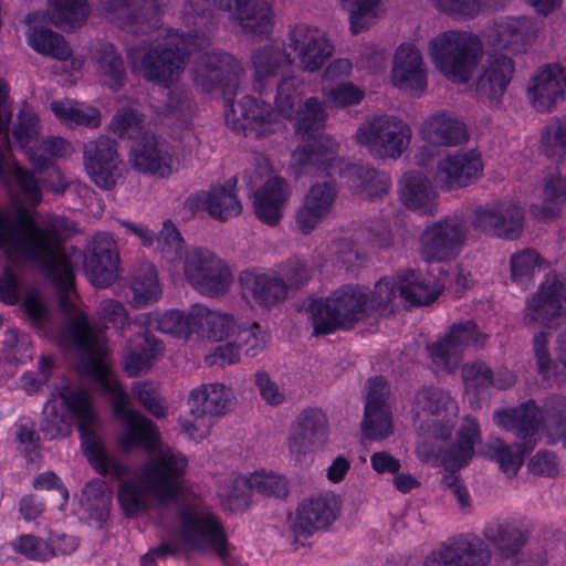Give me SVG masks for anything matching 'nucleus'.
<instances>
[{
  "mask_svg": "<svg viewBox=\"0 0 566 566\" xmlns=\"http://www.w3.org/2000/svg\"><path fill=\"white\" fill-rule=\"evenodd\" d=\"M242 69L231 54L212 50L206 52L193 69V83L202 92L220 88L226 101V124L232 130L247 137L262 138L274 134L282 127L281 116L273 107L258 98L245 95L237 109L233 98L237 95Z\"/></svg>",
  "mask_w": 566,
  "mask_h": 566,
  "instance_id": "f257e3e1",
  "label": "nucleus"
},
{
  "mask_svg": "<svg viewBox=\"0 0 566 566\" xmlns=\"http://www.w3.org/2000/svg\"><path fill=\"white\" fill-rule=\"evenodd\" d=\"M0 249L15 251L36 263L55 289L60 308L73 310L69 294L75 285V265L55 229L40 227L25 210L13 217L0 209Z\"/></svg>",
  "mask_w": 566,
  "mask_h": 566,
  "instance_id": "f03ea898",
  "label": "nucleus"
},
{
  "mask_svg": "<svg viewBox=\"0 0 566 566\" xmlns=\"http://www.w3.org/2000/svg\"><path fill=\"white\" fill-rule=\"evenodd\" d=\"M326 107L325 99L321 102L317 97H310L296 112V130L307 136L306 143L291 156V167L296 177L333 175L339 145L332 136L319 132L326 124Z\"/></svg>",
  "mask_w": 566,
  "mask_h": 566,
  "instance_id": "7ed1b4c3",
  "label": "nucleus"
},
{
  "mask_svg": "<svg viewBox=\"0 0 566 566\" xmlns=\"http://www.w3.org/2000/svg\"><path fill=\"white\" fill-rule=\"evenodd\" d=\"M307 311L312 318L313 336L350 329L368 315L366 291L359 285H344L325 300H314Z\"/></svg>",
  "mask_w": 566,
  "mask_h": 566,
  "instance_id": "20e7f679",
  "label": "nucleus"
},
{
  "mask_svg": "<svg viewBox=\"0 0 566 566\" xmlns=\"http://www.w3.org/2000/svg\"><path fill=\"white\" fill-rule=\"evenodd\" d=\"M480 39L468 32L449 31L433 38L429 54L436 67L455 83H468L482 57Z\"/></svg>",
  "mask_w": 566,
  "mask_h": 566,
  "instance_id": "39448f33",
  "label": "nucleus"
},
{
  "mask_svg": "<svg viewBox=\"0 0 566 566\" xmlns=\"http://www.w3.org/2000/svg\"><path fill=\"white\" fill-rule=\"evenodd\" d=\"M67 337L80 350L76 370L80 376L92 380L105 394L122 396L123 388L114 378L108 365L99 356V339L85 316H77L67 325Z\"/></svg>",
  "mask_w": 566,
  "mask_h": 566,
  "instance_id": "423d86ee",
  "label": "nucleus"
},
{
  "mask_svg": "<svg viewBox=\"0 0 566 566\" xmlns=\"http://www.w3.org/2000/svg\"><path fill=\"white\" fill-rule=\"evenodd\" d=\"M411 135L406 122L396 116L381 115L359 127L356 140L374 158L397 159L408 148Z\"/></svg>",
  "mask_w": 566,
  "mask_h": 566,
  "instance_id": "0eeeda50",
  "label": "nucleus"
},
{
  "mask_svg": "<svg viewBox=\"0 0 566 566\" xmlns=\"http://www.w3.org/2000/svg\"><path fill=\"white\" fill-rule=\"evenodd\" d=\"M187 467L184 454L160 451L143 464L139 482L159 502L172 501L181 491Z\"/></svg>",
  "mask_w": 566,
  "mask_h": 566,
  "instance_id": "6e6552de",
  "label": "nucleus"
},
{
  "mask_svg": "<svg viewBox=\"0 0 566 566\" xmlns=\"http://www.w3.org/2000/svg\"><path fill=\"white\" fill-rule=\"evenodd\" d=\"M61 397L77 422L82 449L90 464L105 473L107 454L95 431L96 415L90 394L83 388L64 389Z\"/></svg>",
  "mask_w": 566,
  "mask_h": 566,
  "instance_id": "1a4fd4ad",
  "label": "nucleus"
},
{
  "mask_svg": "<svg viewBox=\"0 0 566 566\" xmlns=\"http://www.w3.org/2000/svg\"><path fill=\"white\" fill-rule=\"evenodd\" d=\"M184 272L189 284L207 296L226 293L231 283V273L228 266L206 248H192L186 253Z\"/></svg>",
  "mask_w": 566,
  "mask_h": 566,
  "instance_id": "9d476101",
  "label": "nucleus"
},
{
  "mask_svg": "<svg viewBox=\"0 0 566 566\" xmlns=\"http://www.w3.org/2000/svg\"><path fill=\"white\" fill-rule=\"evenodd\" d=\"M524 219V211L516 202L500 200L478 206L471 226L485 235L513 241L522 235Z\"/></svg>",
  "mask_w": 566,
  "mask_h": 566,
  "instance_id": "9b49d317",
  "label": "nucleus"
},
{
  "mask_svg": "<svg viewBox=\"0 0 566 566\" xmlns=\"http://www.w3.org/2000/svg\"><path fill=\"white\" fill-rule=\"evenodd\" d=\"M178 530L182 543L190 549L212 547L218 556L228 555V541L218 517L190 507L178 511Z\"/></svg>",
  "mask_w": 566,
  "mask_h": 566,
  "instance_id": "f8f14e48",
  "label": "nucleus"
},
{
  "mask_svg": "<svg viewBox=\"0 0 566 566\" xmlns=\"http://www.w3.org/2000/svg\"><path fill=\"white\" fill-rule=\"evenodd\" d=\"M127 55L133 71H138L148 82L168 86L179 75L185 53L178 44L169 42L145 53L129 49Z\"/></svg>",
  "mask_w": 566,
  "mask_h": 566,
  "instance_id": "ddd939ff",
  "label": "nucleus"
},
{
  "mask_svg": "<svg viewBox=\"0 0 566 566\" xmlns=\"http://www.w3.org/2000/svg\"><path fill=\"white\" fill-rule=\"evenodd\" d=\"M83 166L90 180L99 189H114L122 177L123 161L116 140L101 135L83 144Z\"/></svg>",
  "mask_w": 566,
  "mask_h": 566,
  "instance_id": "4468645a",
  "label": "nucleus"
},
{
  "mask_svg": "<svg viewBox=\"0 0 566 566\" xmlns=\"http://www.w3.org/2000/svg\"><path fill=\"white\" fill-rule=\"evenodd\" d=\"M565 286L557 275H547L526 302L525 318L545 327L560 325L566 313Z\"/></svg>",
  "mask_w": 566,
  "mask_h": 566,
  "instance_id": "2eb2a0df",
  "label": "nucleus"
},
{
  "mask_svg": "<svg viewBox=\"0 0 566 566\" xmlns=\"http://www.w3.org/2000/svg\"><path fill=\"white\" fill-rule=\"evenodd\" d=\"M482 171L483 163L479 153L457 150L439 158L434 180L442 190L452 191L472 185Z\"/></svg>",
  "mask_w": 566,
  "mask_h": 566,
  "instance_id": "dca6fc26",
  "label": "nucleus"
},
{
  "mask_svg": "<svg viewBox=\"0 0 566 566\" xmlns=\"http://www.w3.org/2000/svg\"><path fill=\"white\" fill-rule=\"evenodd\" d=\"M544 417L535 400L530 399L511 409L494 412L495 423L512 432L521 442L524 453H531L536 446V436L542 427Z\"/></svg>",
  "mask_w": 566,
  "mask_h": 566,
  "instance_id": "f3484780",
  "label": "nucleus"
},
{
  "mask_svg": "<svg viewBox=\"0 0 566 566\" xmlns=\"http://www.w3.org/2000/svg\"><path fill=\"white\" fill-rule=\"evenodd\" d=\"M465 237V227L458 219L438 221L421 235V256L428 262L451 259L460 252Z\"/></svg>",
  "mask_w": 566,
  "mask_h": 566,
  "instance_id": "a211bd4d",
  "label": "nucleus"
},
{
  "mask_svg": "<svg viewBox=\"0 0 566 566\" xmlns=\"http://www.w3.org/2000/svg\"><path fill=\"white\" fill-rule=\"evenodd\" d=\"M366 389L361 430L365 437L371 440L387 438L392 433L390 409L387 405L388 382L382 376H375L367 380Z\"/></svg>",
  "mask_w": 566,
  "mask_h": 566,
  "instance_id": "6ab92c4d",
  "label": "nucleus"
},
{
  "mask_svg": "<svg viewBox=\"0 0 566 566\" xmlns=\"http://www.w3.org/2000/svg\"><path fill=\"white\" fill-rule=\"evenodd\" d=\"M289 48L296 53L301 67L308 72L321 69L334 51L323 31L303 23L289 32Z\"/></svg>",
  "mask_w": 566,
  "mask_h": 566,
  "instance_id": "aec40b11",
  "label": "nucleus"
},
{
  "mask_svg": "<svg viewBox=\"0 0 566 566\" xmlns=\"http://www.w3.org/2000/svg\"><path fill=\"white\" fill-rule=\"evenodd\" d=\"M132 166L138 172L165 178L171 175L174 156L169 145L145 133L130 151Z\"/></svg>",
  "mask_w": 566,
  "mask_h": 566,
  "instance_id": "412c9836",
  "label": "nucleus"
},
{
  "mask_svg": "<svg viewBox=\"0 0 566 566\" xmlns=\"http://www.w3.org/2000/svg\"><path fill=\"white\" fill-rule=\"evenodd\" d=\"M537 34L535 20L521 17L500 18L489 33V41L495 50L514 54L522 53L533 43Z\"/></svg>",
  "mask_w": 566,
  "mask_h": 566,
  "instance_id": "4be33fe9",
  "label": "nucleus"
},
{
  "mask_svg": "<svg viewBox=\"0 0 566 566\" xmlns=\"http://www.w3.org/2000/svg\"><path fill=\"white\" fill-rule=\"evenodd\" d=\"M485 336L478 331L474 321L468 319L453 323L447 336L429 346L432 361L443 368H448L452 360L459 358L464 347L474 344L483 345Z\"/></svg>",
  "mask_w": 566,
  "mask_h": 566,
  "instance_id": "5701e85b",
  "label": "nucleus"
},
{
  "mask_svg": "<svg viewBox=\"0 0 566 566\" xmlns=\"http://www.w3.org/2000/svg\"><path fill=\"white\" fill-rule=\"evenodd\" d=\"M392 83L413 97H420L426 91L427 77L422 67V57L415 45L401 44L396 50Z\"/></svg>",
  "mask_w": 566,
  "mask_h": 566,
  "instance_id": "b1692460",
  "label": "nucleus"
},
{
  "mask_svg": "<svg viewBox=\"0 0 566 566\" xmlns=\"http://www.w3.org/2000/svg\"><path fill=\"white\" fill-rule=\"evenodd\" d=\"M482 535L501 558L512 559L528 542L531 531L512 518H493L485 523Z\"/></svg>",
  "mask_w": 566,
  "mask_h": 566,
  "instance_id": "393cba45",
  "label": "nucleus"
},
{
  "mask_svg": "<svg viewBox=\"0 0 566 566\" xmlns=\"http://www.w3.org/2000/svg\"><path fill=\"white\" fill-rule=\"evenodd\" d=\"M528 94L538 112H551L566 101V70L558 65H547L533 77Z\"/></svg>",
  "mask_w": 566,
  "mask_h": 566,
  "instance_id": "a878e982",
  "label": "nucleus"
},
{
  "mask_svg": "<svg viewBox=\"0 0 566 566\" xmlns=\"http://www.w3.org/2000/svg\"><path fill=\"white\" fill-rule=\"evenodd\" d=\"M164 352L163 342L144 329L129 337L123 349V368L128 377L148 371Z\"/></svg>",
  "mask_w": 566,
  "mask_h": 566,
  "instance_id": "bb28decb",
  "label": "nucleus"
},
{
  "mask_svg": "<svg viewBox=\"0 0 566 566\" xmlns=\"http://www.w3.org/2000/svg\"><path fill=\"white\" fill-rule=\"evenodd\" d=\"M237 179H230L226 185L212 188L208 193L198 192L188 197L186 207L196 212L199 209H206L209 214L220 221H226L231 217L239 216L242 206L238 196L234 193Z\"/></svg>",
  "mask_w": 566,
  "mask_h": 566,
  "instance_id": "cd10ccee",
  "label": "nucleus"
},
{
  "mask_svg": "<svg viewBox=\"0 0 566 566\" xmlns=\"http://www.w3.org/2000/svg\"><path fill=\"white\" fill-rule=\"evenodd\" d=\"M119 265V255L115 241L106 233H98L92 240L86 260V270L94 285L105 287L115 279Z\"/></svg>",
  "mask_w": 566,
  "mask_h": 566,
  "instance_id": "c85d7f7f",
  "label": "nucleus"
},
{
  "mask_svg": "<svg viewBox=\"0 0 566 566\" xmlns=\"http://www.w3.org/2000/svg\"><path fill=\"white\" fill-rule=\"evenodd\" d=\"M187 403L190 416H223L234 409L235 397L231 388L213 382L193 388Z\"/></svg>",
  "mask_w": 566,
  "mask_h": 566,
  "instance_id": "c756f323",
  "label": "nucleus"
},
{
  "mask_svg": "<svg viewBox=\"0 0 566 566\" xmlns=\"http://www.w3.org/2000/svg\"><path fill=\"white\" fill-rule=\"evenodd\" d=\"M440 557L443 566H488L492 553L481 537L467 533L453 538Z\"/></svg>",
  "mask_w": 566,
  "mask_h": 566,
  "instance_id": "7c9ffc66",
  "label": "nucleus"
},
{
  "mask_svg": "<svg viewBox=\"0 0 566 566\" xmlns=\"http://www.w3.org/2000/svg\"><path fill=\"white\" fill-rule=\"evenodd\" d=\"M292 62L290 54L277 44H268L255 51L252 55L254 90L266 94L271 82L284 76Z\"/></svg>",
  "mask_w": 566,
  "mask_h": 566,
  "instance_id": "2f4dec72",
  "label": "nucleus"
},
{
  "mask_svg": "<svg viewBox=\"0 0 566 566\" xmlns=\"http://www.w3.org/2000/svg\"><path fill=\"white\" fill-rule=\"evenodd\" d=\"M336 199L335 187L327 181L313 185L303 205L296 212V224L303 234H308L329 213Z\"/></svg>",
  "mask_w": 566,
  "mask_h": 566,
  "instance_id": "473e14b6",
  "label": "nucleus"
},
{
  "mask_svg": "<svg viewBox=\"0 0 566 566\" xmlns=\"http://www.w3.org/2000/svg\"><path fill=\"white\" fill-rule=\"evenodd\" d=\"M334 167L331 177L334 176L336 168H338L340 177L345 178L347 182H350L353 186L360 188L363 195L369 200L381 199L388 193L391 187L390 176L374 167L358 164L343 165L338 158Z\"/></svg>",
  "mask_w": 566,
  "mask_h": 566,
  "instance_id": "72a5a7b5",
  "label": "nucleus"
},
{
  "mask_svg": "<svg viewBox=\"0 0 566 566\" xmlns=\"http://www.w3.org/2000/svg\"><path fill=\"white\" fill-rule=\"evenodd\" d=\"M514 70V62L507 55L501 54L491 57L476 81L479 96L491 103H497L505 93Z\"/></svg>",
  "mask_w": 566,
  "mask_h": 566,
  "instance_id": "f704fd0d",
  "label": "nucleus"
},
{
  "mask_svg": "<svg viewBox=\"0 0 566 566\" xmlns=\"http://www.w3.org/2000/svg\"><path fill=\"white\" fill-rule=\"evenodd\" d=\"M398 291L408 305L422 306L438 298L442 285L432 275L408 269L398 274Z\"/></svg>",
  "mask_w": 566,
  "mask_h": 566,
  "instance_id": "c9c22d12",
  "label": "nucleus"
},
{
  "mask_svg": "<svg viewBox=\"0 0 566 566\" xmlns=\"http://www.w3.org/2000/svg\"><path fill=\"white\" fill-rule=\"evenodd\" d=\"M286 182L283 178L274 176L254 193V212L263 223L275 226L281 217L282 209L286 201Z\"/></svg>",
  "mask_w": 566,
  "mask_h": 566,
  "instance_id": "e433bc0d",
  "label": "nucleus"
},
{
  "mask_svg": "<svg viewBox=\"0 0 566 566\" xmlns=\"http://www.w3.org/2000/svg\"><path fill=\"white\" fill-rule=\"evenodd\" d=\"M335 518L336 514L331 500L325 496L312 497L298 506L294 532L297 535L310 536L314 532L326 528Z\"/></svg>",
  "mask_w": 566,
  "mask_h": 566,
  "instance_id": "4c0bfd02",
  "label": "nucleus"
},
{
  "mask_svg": "<svg viewBox=\"0 0 566 566\" xmlns=\"http://www.w3.org/2000/svg\"><path fill=\"white\" fill-rule=\"evenodd\" d=\"M240 283L259 304L264 306H272L287 296L285 285L276 272L243 271L240 274Z\"/></svg>",
  "mask_w": 566,
  "mask_h": 566,
  "instance_id": "58836bf2",
  "label": "nucleus"
},
{
  "mask_svg": "<svg viewBox=\"0 0 566 566\" xmlns=\"http://www.w3.org/2000/svg\"><path fill=\"white\" fill-rule=\"evenodd\" d=\"M132 297L129 304L135 308H143L157 302L163 290L155 266L143 262L134 268L129 276Z\"/></svg>",
  "mask_w": 566,
  "mask_h": 566,
  "instance_id": "ea45409f",
  "label": "nucleus"
},
{
  "mask_svg": "<svg viewBox=\"0 0 566 566\" xmlns=\"http://www.w3.org/2000/svg\"><path fill=\"white\" fill-rule=\"evenodd\" d=\"M423 139L439 146H457L468 139L463 123L446 113H437L428 118L421 129Z\"/></svg>",
  "mask_w": 566,
  "mask_h": 566,
  "instance_id": "a19ab883",
  "label": "nucleus"
},
{
  "mask_svg": "<svg viewBox=\"0 0 566 566\" xmlns=\"http://www.w3.org/2000/svg\"><path fill=\"white\" fill-rule=\"evenodd\" d=\"M235 17L245 34L261 36L272 31L273 14L266 0H235Z\"/></svg>",
  "mask_w": 566,
  "mask_h": 566,
  "instance_id": "79ce46f5",
  "label": "nucleus"
},
{
  "mask_svg": "<svg viewBox=\"0 0 566 566\" xmlns=\"http://www.w3.org/2000/svg\"><path fill=\"white\" fill-rule=\"evenodd\" d=\"M403 205L421 213H431L436 200V191L431 181L420 172L406 174L400 189Z\"/></svg>",
  "mask_w": 566,
  "mask_h": 566,
  "instance_id": "37998d69",
  "label": "nucleus"
},
{
  "mask_svg": "<svg viewBox=\"0 0 566 566\" xmlns=\"http://www.w3.org/2000/svg\"><path fill=\"white\" fill-rule=\"evenodd\" d=\"M159 444V431L157 426L147 417L130 415L129 422L124 424L120 446L128 451L133 448H142L148 451L155 450Z\"/></svg>",
  "mask_w": 566,
  "mask_h": 566,
  "instance_id": "c03bdc74",
  "label": "nucleus"
},
{
  "mask_svg": "<svg viewBox=\"0 0 566 566\" xmlns=\"http://www.w3.org/2000/svg\"><path fill=\"white\" fill-rule=\"evenodd\" d=\"M193 319H197L196 333L214 342H221L235 334L233 317L220 312L210 311L201 304L193 305Z\"/></svg>",
  "mask_w": 566,
  "mask_h": 566,
  "instance_id": "a18cd8bd",
  "label": "nucleus"
},
{
  "mask_svg": "<svg viewBox=\"0 0 566 566\" xmlns=\"http://www.w3.org/2000/svg\"><path fill=\"white\" fill-rule=\"evenodd\" d=\"M27 36L29 45L42 55L65 61L72 54V50L64 38L49 28L30 27Z\"/></svg>",
  "mask_w": 566,
  "mask_h": 566,
  "instance_id": "49530a36",
  "label": "nucleus"
},
{
  "mask_svg": "<svg viewBox=\"0 0 566 566\" xmlns=\"http://www.w3.org/2000/svg\"><path fill=\"white\" fill-rule=\"evenodd\" d=\"M479 436V426L474 420H469L458 433V440L451 444L443 454L444 464L454 472L465 467L472 459L474 442Z\"/></svg>",
  "mask_w": 566,
  "mask_h": 566,
  "instance_id": "de8ad7c7",
  "label": "nucleus"
},
{
  "mask_svg": "<svg viewBox=\"0 0 566 566\" xmlns=\"http://www.w3.org/2000/svg\"><path fill=\"white\" fill-rule=\"evenodd\" d=\"M98 71L105 76V84L114 91L123 87L125 81V64L114 46L109 42L98 44L95 53Z\"/></svg>",
  "mask_w": 566,
  "mask_h": 566,
  "instance_id": "09e8293b",
  "label": "nucleus"
},
{
  "mask_svg": "<svg viewBox=\"0 0 566 566\" xmlns=\"http://www.w3.org/2000/svg\"><path fill=\"white\" fill-rule=\"evenodd\" d=\"M49 14L56 27L70 31L86 22L90 8L86 0H53Z\"/></svg>",
  "mask_w": 566,
  "mask_h": 566,
  "instance_id": "8fccbe9b",
  "label": "nucleus"
},
{
  "mask_svg": "<svg viewBox=\"0 0 566 566\" xmlns=\"http://www.w3.org/2000/svg\"><path fill=\"white\" fill-rule=\"evenodd\" d=\"M112 492L107 484L98 479L86 483L81 499V505L88 516L98 523H104L109 516Z\"/></svg>",
  "mask_w": 566,
  "mask_h": 566,
  "instance_id": "3c124183",
  "label": "nucleus"
},
{
  "mask_svg": "<svg viewBox=\"0 0 566 566\" xmlns=\"http://www.w3.org/2000/svg\"><path fill=\"white\" fill-rule=\"evenodd\" d=\"M160 14L161 9L157 0H144L137 7H129L125 20L119 25L133 33H148L159 27Z\"/></svg>",
  "mask_w": 566,
  "mask_h": 566,
  "instance_id": "603ef678",
  "label": "nucleus"
},
{
  "mask_svg": "<svg viewBox=\"0 0 566 566\" xmlns=\"http://www.w3.org/2000/svg\"><path fill=\"white\" fill-rule=\"evenodd\" d=\"M453 403L454 401L447 391L433 386L420 388L413 398V408L417 416H420L421 412L440 416Z\"/></svg>",
  "mask_w": 566,
  "mask_h": 566,
  "instance_id": "864d4df0",
  "label": "nucleus"
},
{
  "mask_svg": "<svg viewBox=\"0 0 566 566\" xmlns=\"http://www.w3.org/2000/svg\"><path fill=\"white\" fill-rule=\"evenodd\" d=\"M193 316V306L188 313L179 310H169L157 321L156 327L165 334L172 335L181 339H188L196 332L197 319Z\"/></svg>",
  "mask_w": 566,
  "mask_h": 566,
  "instance_id": "5fc2aeb1",
  "label": "nucleus"
},
{
  "mask_svg": "<svg viewBox=\"0 0 566 566\" xmlns=\"http://www.w3.org/2000/svg\"><path fill=\"white\" fill-rule=\"evenodd\" d=\"M344 3L353 34L369 29L378 19L380 0H344Z\"/></svg>",
  "mask_w": 566,
  "mask_h": 566,
  "instance_id": "6e6d98bb",
  "label": "nucleus"
},
{
  "mask_svg": "<svg viewBox=\"0 0 566 566\" xmlns=\"http://www.w3.org/2000/svg\"><path fill=\"white\" fill-rule=\"evenodd\" d=\"M517 452H513L510 444L500 438H494L489 446L488 455L495 461L501 471L509 476H514L527 453L522 452L521 442H516Z\"/></svg>",
  "mask_w": 566,
  "mask_h": 566,
  "instance_id": "4d7b16f0",
  "label": "nucleus"
},
{
  "mask_svg": "<svg viewBox=\"0 0 566 566\" xmlns=\"http://www.w3.org/2000/svg\"><path fill=\"white\" fill-rule=\"evenodd\" d=\"M325 104L329 108H346L358 105L365 93L352 82H340L323 90Z\"/></svg>",
  "mask_w": 566,
  "mask_h": 566,
  "instance_id": "13d9d810",
  "label": "nucleus"
},
{
  "mask_svg": "<svg viewBox=\"0 0 566 566\" xmlns=\"http://www.w3.org/2000/svg\"><path fill=\"white\" fill-rule=\"evenodd\" d=\"M542 144L545 155L559 161L566 155V119L556 118L547 125L542 135Z\"/></svg>",
  "mask_w": 566,
  "mask_h": 566,
  "instance_id": "bf43d9fd",
  "label": "nucleus"
},
{
  "mask_svg": "<svg viewBox=\"0 0 566 566\" xmlns=\"http://www.w3.org/2000/svg\"><path fill=\"white\" fill-rule=\"evenodd\" d=\"M155 240L163 256L168 262L174 263L182 259L185 242L180 232L170 220H166L163 223V229L158 235L155 234Z\"/></svg>",
  "mask_w": 566,
  "mask_h": 566,
  "instance_id": "052dcab7",
  "label": "nucleus"
},
{
  "mask_svg": "<svg viewBox=\"0 0 566 566\" xmlns=\"http://www.w3.org/2000/svg\"><path fill=\"white\" fill-rule=\"evenodd\" d=\"M145 123V115L133 107L118 109L109 123V129L119 138H132Z\"/></svg>",
  "mask_w": 566,
  "mask_h": 566,
  "instance_id": "680f3d73",
  "label": "nucleus"
},
{
  "mask_svg": "<svg viewBox=\"0 0 566 566\" xmlns=\"http://www.w3.org/2000/svg\"><path fill=\"white\" fill-rule=\"evenodd\" d=\"M11 547L31 560L45 562L55 555L53 548L44 539L34 535L18 536L11 542Z\"/></svg>",
  "mask_w": 566,
  "mask_h": 566,
  "instance_id": "e2e57ef3",
  "label": "nucleus"
},
{
  "mask_svg": "<svg viewBox=\"0 0 566 566\" xmlns=\"http://www.w3.org/2000/svg\"><path fill=\"white\" fill-rule=\"evenodd\" d=\"M539 256L536 251L526 249L511 256V277L518 285L525 286L534 276Z\"/></svg>",
  "mask_w": 566,
  "mask_h": 566,
  "instance_id": "0e129e2a",
  "label": "nucleus"
},
{
  "mask_svg": "<svg viewBox=\"0 0 566 566\" xmlns=\"http://www.w3.org/2000/svg\"><path fill=\"white\" fill-rule=\"evenodd\" d=\"M143 484H137L132 481H124L118 489V501L124 512L129 515L148 510L147 496L143 490Z\"/></svg>",
  "mask_w": 566,
  "mask_h": 566,
  "instance_id": "69168bd1",
  "label": "nucleus"
},
{
  "mask_svg": "<svg viewBox=\"0 0 566 566\" xmlns=\"http://www.w3.org/2000/svg\"><path fill=\"white\" fill-rule=\"evenodd\" d=\"M276 274L282 279L286 293L290 290L302 289L311 279L306 264L297 258H291L282 263Z\"/></svg>",
  "mask_w": 566,
  "mask_h": 566,
  "instance_id": "338daca9",
  "label": "nucleus"
},
{
  "mask_svg": "<svg viewBox=\"0 0 566 566\" xmlns=\"http://www.w3.org/2000/svg\"><path fill=\"white\" fill-rule=\"evenodd\" d=\"M398 283L390 277L380 279L371 293L366 292V308L371 312L385 311L396 296Z\"/></svg>",
  "mask_w": 566,
  "mask_h": 566,
  "instance_id": "774afa93",
  "label": "nucleus"
}]
</instances>
